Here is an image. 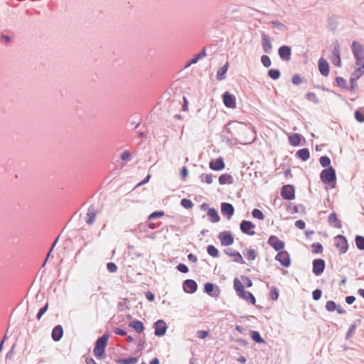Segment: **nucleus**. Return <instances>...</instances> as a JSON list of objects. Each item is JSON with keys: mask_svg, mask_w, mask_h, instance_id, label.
Wrapping results in <instances>:
<instances>
[{"mask_svg": "<svg viewBox=\"0 0 364 364\" xmlns=\"http://www.w3.org/2000/svg\"><path fill=\"white\" fill-rule=\"evenodd\" d=\"M129 327L135 330V331L138 333H142L144 330V323L137 319H134L129 323Z\"/></svg>", "mask_w": 364, "mask_h": 364, "instance_id": "nucleus-25", "label": "nucleus"}, {"mask_svg": "<svg viewBox=\"0 0 364 364\" xmlns=\"http://www.w3.org/2000/svg\"><path fill=\"white\" fill-rule=\"evenodd\" d=\"M225 162L223 157L220 156L215 160H211L209 163V167L213 171H221L225 168Z\"/></svg>", "mask_w": 364, "mask_h": 364, "instance_id": "nucleus-18", "label": "nucleus"}, {"mask_svg": "<svg viewBox=\"0 0 364 364\" xmlns=\"http://www.w3.org/2000/svg\"><path fill=\"white\" fill-rule=\"evenodd\" d=\"M319 163L321 165L322 167H324L325 168H328L331 166V159L327 156H322L319 159Z\"/></svg>", "mask_w": 364, "mask_h": 364, "instance_id": "nucleus-41", "label": "nucleus"}, {"mask_svg": "<svg viewBox=\"0 0 364 364\" xmlns=\"http://www.w3.org/2000/svg\"><path fill=\"white\" fill-rule=\"evenodd\" d=\"M114 332L115 334L121 336H124L127 335V331L121 328H115L114 329Z\"/></svg>", "mask_w": 364, "mask_h": 364, "instance_id": "nucleus-63", "label": "nucleus"}, {"mask_svg": "<svg viewBox=\"0 0 364 364\" xmlns=\"http://www.w3.org/2000/svg\"><path fill=\"white\" fill-rule=\"evenodd\" d=\"M96 215H97V212H96L94 205H90V207L88 208V210H87V213L86 223L90 225H92L93 223L95 222Z\"/></svg>", "mask_w": 364, "mask_h": 364, "instance_id": "nucleus-23", "label": "nucleus"}, {"mask_svg": "<svg viewBox=\"0 0 364 364\" xmlns=\"http://www.w3.org/2000/svg\"><path fill=\"white\" fill-rule=\"evenodd\" d=\"M280 193L283 199L291 200L295 198V188L293 185H284L281 188Z\"/></svg>", "mask_w": 364, "mask_h": 364, "instance_id": "nucleus-4", "label": "nucleus"}, {"mask_svg": "<svg viewBox=\"0 0 364 364\" xmlns=\"http://www.w3.org/2000/svg\"><path fill=\"white\" fill-rule=\"evenodd\" d=\"M233 285L238 296H240L242 294H245V287L238 278L234 279Z\"/></svg>", "mask_w": 364, "mask_h": 364, "instance_id": "nucleus-30", "label": "nucleus"}, {"mask_svg": "<svg viewBox=\"0 0 364 364\" xmlns=\"http://www.w3.org/2000/svg\"><path fill=\"white\" fill-rule=\"evenodd\" d=\"M356 327H357L356 322L351 324V326H350L348 331H347V333L346 334V339H349L352 336V335L355 332Z\"/></svg>", "mask_w": 364, "mask_h": 364, "instance_id": "nucleus-55", "label": "nucleus"}, {"mask_svg": "<svg viewBox=\"0 0 364 364\" xmlns=\"http://www.w3.org/2000/svg\"><path fill=\"white\" fill-rule=\"evenodd\" d=\"M241 279L245 282L247 287H251L253 285L252 280L248 277L242 275L241 276Z\"/></svg>", "mask_w": 364, "mask_h": 364, "instance_id": "nucleus-64", "label": "nucleus"}, {"mask_svg": "<svg viewBox=\"0 0 364 364\" xmlns=\"http://www.w3.org/2000/svg\"><path fill=\"white\" fill-rule=\"evenodd\" d=\"M318 70L321 75L327 76L329 74V65L326 59L321 58L318 63Z\"/></svg>", "mask_w": 364, "mask_h": 364, "instance_id": "nucleus-21", "label": "nucleus"}, {"mask_svg": "<svg viewBox=\"0 0 364 364\" xmlns=\"http://www.w3.org/2000/svg\"><path fill=\"white\" fill-rule=\"evenodd\" d=\"M154 328V334L156 336H164L167 331L168 326L163 319H159L156 321L153 326Z\"/></svg>", "mask_w": 364, "mask_h": 364, "instance_id": "nucleus-7", "label": "nucleus"}, {"mask_svg": "<svg viewBox=\"0 0 364 364\" xmlns=\"http://www.w3.org/2000/svg\"><path fill=\"white\" fill-rule=\"evenodd\" d=\"M222 97L226 107L230 109H235L236 107V98L234 95L226 91L223 94Z\"/></svg>", "mask_w": 364, "mask_h": 364, "instance_id": "nucleus-9", "label": "nucleus"}, {"mask_svg": "<svg viewBox=\"0 0 364 364\" xmlns=\"http://www.w3.org/2000/svg\"><path fill=\"white\" fill-rule=\"evenodd\" d=\"M206 55L205 48H204L201 51L195 55L186 65V68L189 67L192 64L197 63L200 59Z\"/></svg>", "mask_w": 364, "mask_h": 364, "instance_id": "nucleus-26", "label": "nucleus"}, {"mask_svg": "<svg viewBox=\"0 0 364 364\" xmlns=\"http://www.w3.org/2000/svg\"><path fill=\"white\" fill-rule=\"evenodd\" d=\"M267 244L277 252L282 250L285 246L284 242L276 235H271L268 239Z\"/></svg>", "mask_w": 364, "mask_h": 364, "instance_id": "nucleus-11", "label": "nucleus"}, {"mask_svg": "<svg viewBox=\"0 0 364 364\" xmlns=\"http://www.w3.org/2000/svg\"><path fill=\"white\" fill-rule=\"evenodd\" d=\"M48 309V304L46 303L43 307H41L36 314V318L40 320L43 315L47 311Z\"/></svg>", "mask_w": 364, "mask_h": 364, "instance_id": "nucleus-53", "label": "nucleus"}, {"mask_svg": "<svg viewBox=\"0 0 364 364\" xmlns=\"http://www.w3.org/2000/svg\"><path fill=\"white\" fill-rule=\"evenodd\" d=\"M108 339L109 334L105 333L96 341L93 352L97 359L101 360L105 358V348L107 345Z\"/></svg>", "mask_w": 364, "mask_h": 364, "instance_id": "nucleus-2", "label": "nucleus"}, {"mask_svg": "<svg viewBox=\"0 0 364 364\" xmlns=\"http://www.w3.org/2000/svg\"><path fill=\"white\" fill-rule=\"evenodd\" d=\"M303 82V78L299 74H295L291 77V82L294 85H299Z\"/></svg>", "mask_w": 364, "mask_h": 364, "instance_id": "nucleus-54", "label": "nucleus"}, {"mask_svg": "<svg viewBox=\"0 0 364 364\" xmlns=\"http://www.w3.org/2000/svg\"><path fill=\"white\" fill-rule=\"evenodd\" d=\"M321 181L325 184H329L336 181V171L332 166L324 168L320 173Z\"/></svg>", "mask_w": 364, "mask_h": 364, "instance_id": "nucleus-3", "label": "nucleus"}, {"mask_svg": "<svg viewBox=\"0 0 364 364\" xmlns=\"http://www.w3.org/2000/svg\"><path fill=\"white\" fill-rule=\"evenodd\" d=\"M311 252L314 254H319L323 252V245L320 242H314L311 245Z\"/></svg>", "mask_w": 364, "mask_h": 364, "instance_id": "nucleus-44", "label": "nucleus"}, {"mask_svg": "<svg viewBox=\"0 0 364 364\" xmlns=\"http://www.w3.org/2000/svg\"><path fill=\"white\" fill-rule=\"evenodd\" d=\"M335 245L339 249L341 254H344L348 251V240L343 235H338L335 237Z\"/></svg>", "mask_w": 364, "mask_h": 364, "instance_id": "nucleus-5", "label": "nucleus"}, {"mask_svg": "<svg viewBox=\"0 0 364 364\" xmlns=\"http://www.w3.org/2000/svg\"><path fill=\"white\" fill-rule=\"evenodd\" d=\"M252 215L253 218L258 220H263L264 218V215L263 213L257 208H255L252 211Z\"/></svg>", "mask_w": 364, "mask_h": 364, "instance_id": "nucleus-48", "label": "nucleus"}, {"mask_svg": "<svg viewBox=\"0 0 364 364\" xmlns=\"http://www.w3.org/2000/svg\"><path fill=\"white\" fill-rule=\"evenodd\" d=\"M250 335L251 338L257 343H265V340L261 336L259 331H250Z\"/></svg>", "mask_w": 364, "mask_h": 364, "instance_id": "nucleus-36", "label": "nucleus"}, {"mask_svg": "<svg viewBox=\"0 0 364 364\" xmlns=\"http://www.w3.org/2000/svg\"><path fill=\"white\" fill-rule=\"evenodd\" d=\"M262 46L263 50L266 53H270L272 50V45L271 43L270 38L265 33H262Z\"/></svg>", "mask_w": 364, "mask_h": 364, "instance_id": "nucleus-20", "label": "nucleus"}, {"mask_svg": "<svg viewBox=\"0 0 364 364\" xmlns=\"http://www.w3.org/2000/svg\"><path fill=\"white\" fill-rule=\"evenodd\" d=\"M218 237L220 240L223 246H230L234 242V237L230 231L220 232Z\"/></svg>", "mask_w": 364, "mask_h": 364, "instance_id": "nucleus-8", "label": "nucleus"}, {"mask_svg": "<svg viewBox=\"0 0 364 364\" xmlns=\"http://www.w3.org/2000/svg\"><path fill=\"white\" fill-rule=\"evenodd\" d=\"M355 119L360 123L364 122V114L360 109H357L354 112Z\"/></svg>", "mask_w": 364, "mask_h": 364, "instance_id": "nucleus-52", "label": "nucleus"}, {"mask_svg": "<svg viewBox=\"0 0 364 364\" xmlns=\"http://www.w3.org/2000/svg\"><path fill=\"white\" fill-rule=\"evenodd\" d=\"M338 304L331 300L328 301L326 303L325 308L326 310L328 312H333L336 310Z\"/></svg>", "mask_w": 364, "mask_h": 364, "instance_id": "nucleus-43", "label": "nucleus"}, {"mask_svg": "<svg viewBox=\"0 0 364 364\" xmlns=\"http://www.w3.org/2000/svg\"><path fill=\"white\" fill-rule=\"evenodd\" d=\"M207 215L210 218V221L213 223H218L220 220L218 212L215 208H208Z\"/></svg>", "mask_w": 364, "mask_h": 364, "instance_id": "nucleus-27", "label": "nucleus"}, {"mask_svg": "<svg viewBox=\"0 0 364 364\" xmlns=\"http://www.w3.org/2000/svg\"><path fill=\"white\" fill-rule=\"evenodd\" d=\"M336 85L342 88V89H344V90H348V87L347 85V82L346 81V80L342 77H336Z\"/></svg>", "mask_w": 364, "mask_h": 364, "instance_id": "nucleus-42", "label": "nucleus"}, {"mask_svg": "<svg viewBox=\"0 0 364 364\" xmlns=\"http://www.w3.org/2000/svg\"><path fill=\"white\" fill-rule=\"evenodd\" d=\"M295 156L302 160L303 161H307L310 158V152L309 149L303 148L298 150Z\"/></svg>", "mask_w": 364, "mask_h": 364, "instance_id": "nucleus-29", "label": "nucleus"}, {"mask_svg": "<svg viewBox=\"0 0 364 364\" xmlns=\"http://www.w3.org/2000/svg\"><path fill=\"white\" fill-rule=\"evenodd\" d=\"M204 292L210 296L218 297L220 294V289L213 283L207 282L204 285Z\"/></svg>", "mask_w": 364, "mask_h": 364, "instance_id": "nucleus-16", "label": "nucleus"}, {"mask_svg": "<svg viewBox=\"0 0 364 364\" xmlns=\"http://www.w3.org/2000/svg\"><path fill=\"white\" fill-rule=\"evenodd\" d=\"M356 247L360 250H364V237L356 235L355 238Z\"/></svg>", "mask_w": 364, "mask_h": 364, "instance_id": "nucleus-39", "label": "nucleus"}, {"mask_svg": "<svg viewBox=\"0 0 364 364\" xmlns=\"http://www.w3.org/2000/svg\"><path fill=\"white\" fill-rule=\"evenodd\" d=\"M341 55V47L338 42H336L332 50V56Z\"/></svg>", "mask_w": 364, "mask_h": 364, "instance_id": "nucleus-60", "label": "nucleus"}, {"mask_svg": "<svg viewBox=\"0 0 364 364\" xmlns=\"http://www.w3.org/2000/svg\"><path fill=\"white\" fill-rule=\"evenodd\" d=\"M207 252L210 256L215 258L218 257L220 255L219 250L213 245H208Z\"/></svg>", "mask_w": 364, "mask_h": 364, "instance_id": "nucleus-38", "label": "nucleus"}, {"mask_svg": "<svg viewBox=\"0 0 364 364\" xmlns=\"http://www.w3.org/2000/svg\"><path fill=\"white\" fill-rule=\"evenodd\" d=\"M256 225L250 220H243L241 221L240 228V230L246 235H254L255 232L252 230L255 229Z\"/></svg>", "mask_w": 364, "mask_h": 364, "instance_id": "nucleus-10", "label": "nucleus"}, {"mask_svg": "<svg viewBox=\"0 0 364 364\" xmlns=\"http://www.w3.org/2000/svg\"><path fill=\"white\" fill-rule=\"evenodd\" d=\"M279 292L278 289L274 287H272L269 292V296H270L271 299L273 301L277 300L279 298Z\"/></svg>", "mask_w": 364, "mask_h": 364, "instance_id": "nucleus-50", "label": "nucleus"}, {"mask_svg": "<svg viewBox=\"0 0 364 364\" xmlns=\"http://www.w3.org/2000/svg\"><path fill=\"white\" fill-rule=\"evenodd\" d=\"M328 222L329 223L333 224L336 228H341L342 226L341 222L338 219L337 215L335 213H332L329 215Z\"/></svg>", "mask_w": 364, "mask_h": 364, "instance_id": "nucleus-35", "label": "nucleus"}, {"mask_svg": "<svg viewBox=\"0 0 364 364\" xmlns=\"http://www.w3.org/2000/svg\"><path fill=\"white\" fill-rule=\"evenodd\" d=\"M275 259L278 261L282 266L289 267L291 264V259L289 254L286 250L279 251L275 256Z\"/></svg>", "mask_w": 364, "mask_h": 364, "instance_id": "nucleus-6", "label": "nucleus"}, {"mask_svg": "<svg viewBox=\"0 0 364 364\" xmlns=\"http://www.w3.org/2000/svg\"><path fill=\"white\" fill-rule=\"evenodd\" d=\"M218 181L220 185L232 184L233 183V178L230 174L223 173L219 176Z\"/></svg>", "mask_w": 364, "mask_h": 364, "instance_id": "nucleus-31", "label": "nucleus"}, {"mask_svg": "<svg viewBox=\"0 0 364 364\" xmlns=\"http://www.w3.org/2000/svg\"><path fill=\"white\" fill-rule=\"evenodd\" d=\"M261 63L265 68H269L271 66L272 61L270 58L267 55H263L261 57Z\"/></svg>", "mask_w": 364, "mask_h": 364, "instance_id": "nucleus-51", "label": "nucleus"}, {"mask_svg": "<svg viewBox=\"0 0 364 364\" xmlns=\"http://www.w3.org/2000/svg\"><path fill=\"white\" fill-rule=\"evenodd\" d=\"M322 295V291L320 289H316L312 292V298L315 301H318L321 299Z\"/></svg>", "mask_w": 364, "mask_h": 364, "instance_id": "nucleus-58", "label": "nucleus"}, {"mask_svg": "<svg viewBox=\"0 0 364 364\" xmlns=\"http://www.w3.org/2000/svg\"><path fill=\"white\" fill-rule=\"evenodd\" d=\"M229 63L226 62V63L223 65L217 72L216 79L219 81L223 80L226 78V73L228 70Z\"/></svg>", "mask_w": 364, "mask_h": 364, "instance_id": "nucleus-28", "label": "nucleus"}, {"mask_svg": "<svg viewBox=\"0 0 364 364\" xmlns=\"http://www.w3.org/2000/svg\"><path fill=\"white\" fill-rule=\"evenodd\" d=\"M351 50L355 58V64L360 67L351 74L350 77L357 80L364 74V48L358 41H353Z\"/></svg>", "mask_w": 364, "mask_h": 364, "instance_id": "nucleus-1", "label": "nucleus"}, {"mask_svg": "<svg viewBox=\"0 0 364 364\" xmlns=\"http://www.w3.org/2000/svg\"><path fill=\"white\" fill-rule=\"evenodd\" d=\"M213 176L212 173H209V174L202 173L199 176V178L201 182L206 183L207 184H210L213 183Z\"/></svg>", "mask_w": 364, "mask_h": 364, "instance_id": "nucleus-40", "label": "nucleus"}, {"mask_svg": "<svg viewBox=\"0 0 364 364\" xmlns=\"http://www.w3.org/2000/svg\"><path fill=\"white\" fill-rule=\"evenodd\" d=\"M269 24L277 28V31H274V33H277L278 31L284 32L287 30V27L283 23L278 21H271L269 22Z\"/></svg>", "mask_w": 364, "mask_h": 364, "instance_id": "nucleus-34", "label": "nucleus"}, {"mask_svg": "<svg viewBox=\"0 0 364 364\" xmlns=\"http://www.w3.org/2000/svg\"><path fill=\"white\" fill-rule=\"evenodd\" d=\"M239 297L253 305H255L257 309H262L261 306L256 305V299L250 291H245V294H242Z\"/></svg>", "mask_w": 364, "mask_h": 364, "instance_id": "nucleus-24", "label": "nucleus"}, {"mask_svg": "<svg viewBox=\"0 0 364 364\" xmlns=\"http://www.w3.org/2000/svg\"><path fill=\"white\" fill-rule=\"evenodd\" d=\"M245 127L246 126L243 123L239 122H231L227 124V131L233 134V132L243 131Z\"/></svg>", "mask_w": 364, "mask_h": 364, "instance_id": "nucleus-19", "label": "nucleus"}, {"mask_svg": "<svg viewBox=\"0 0 364 364\" xmlns=\"http://www.w3.org/2000/svg\"><path fill=\"white\" fill-rule=\"evenodd\" d=\"M305 98L308 101L312 102L314 104H318L319 102V100L316 96V95L314 92H309L305 95Z\"/></svg>", "mask_w": 364, "mask_h": 364, "instance_id": "nucleus-45", "label": "nucleus"}, {"mask_svg": "<svg viewBox=\"0 0 364 364\" xmlns=\"http://www.w3.org/2000/svg\"><path fill=\"white\" fill-rule=\"evenodd\" d=\"M63 336V328L61 325H56L52 330L51 337L52 339L58 342L59 341Z\"/></svg>", "mask_w": 364, "mask_h": 364, "instance_id": "nucleus-22", "label": "nucleus"}, {"mask_svg": "<svg viewBox=\"0 0 364 364\" xmlns=\"http://www.w3.org/2000/svg\"><path fill=\"white\" fill-rule=\"evenodd\" d=\"M183 288L186 293L193 294L198 289V284L195 280L188 279L183 282Z\"/></svg>", "mask_w": 364, "mask_h": 364, "instance_id": "nucleus-14", "label": "nucleus"}, {"mask_svg": "<svg viewBox=\"0 0 364 364\" xmlns=\"http://www.w3.org/2000/svg\"><path fill=\"white\" fill-rule=\"evenodd\" d=\"M176 269L181 272V273H188V271H189V269L188 267V266L183 263H179L177 266H176Z\"/></svg>", "mask_w": 364, "mask_h": 364, "instance_id": "nucleus-56", "label": "nucleus"}, {"mask_svg": "<svg viewBox=\"0 0 364 364\" xmlns=\"http://www.w3.org/2000/svg\"><path fill=\"white\" fill-rule=\"evenodd\" d=\"M128 250H129V254L132 255L133 257L139 258V257H143L142 253L135 251L134 247L133 245H129L128 246Z\"/></svg>", "mask_w": 364, "mask_h": 364, "instance_id": "nucleus-49", "label": "nucleus"}, {"mask_svg": "<svg viewBox=\"0 0 364 364\" xmlns=\"http://www.w3.org/2000/svg\"><path fill=\"white\" fill-rule=\"evenodd\" d=\"M224 252L228 256L233 257H234L233 262H235L236 263L241 264H243L245 263L241 254L238 251L233 250L231 248H227L224 250Z\"/></svg>", "mask_w": 364, "mask_h": 364, "instance_id": "nucleus-17", "label": "nucleus"}, {"mask_svg": "<svg viewBox=\"0 0 364 364\" xmlns=\"http://www.w3.org/2000/svg\"><path fill=\"white\" fill-rule=\"evenodd\" d=\"M331 60L334 65L337 67L341 66V55L332 56Z\"/></svg>", "mask_w": 364, "mask_h": 364, "instance_id": "nucleus-61", "label": "nucleus"}, {"mask_svg": "<svg viewBox=\"0 0 364 364\" xmlns=\"http://www.w3.org/2000/svg\"><path fill=\"white\" fill-rule=\"evenodd\" d=\"M267 75L271 79H272L274 80H278L280 77L281 73H280L279 69L272 68V69H269L268 70Z\"/></svg>", "mask_w": 364, "mask_h": 364, "instance_id": "nucleus-37", "label": "nucleus"}, {"mask_svg": "<svg viewBox=\"0 0 364 364\" xmlns=\"http://www.w3.org/2000/svg\"><path fill=\"white\" fill-rule=\"evenodd\" d=\"M220 211L223 216H225L228 220H230L235 213L234 206L226 202H223L220 204Z\"/></svg>", "mask_w": 364, "mask_h": 364, "instance_id": "nucleus-13", "label": "nucleus"}, {"mask_svg": "<svg viewBox=\"0 0 364 364\" xmlns=\"http://www.w3.org/2000/svg\"><path fill=\"white\" fill-rule=\"evenodd\" d=\"M164 215V212L163 210H156V211L151 213L149 215L148 220H154L156 218H159Z\"/></svg>", "mask_w": 364, "mask_h": 364, "instance_id": "nucleus-46", "label": "nucleus"}, {"mask_svg": "<svg viewBox=\"0 0 364 364\" xmlns=\"http://www.w3.org/2000/svg\"><path fill=\"white\" fill-rule=\"evenodd\" d=\"M107 269L111 273H114L117 271V266L114 262H108L107 264Z\"/></svg>", "mask_w": 364, "mask_h": 364, "instance_id": "nucleus-59", "label": "nucleus"}, {"mask_svg": "<svg viewBox=\"0 0 364 364\" xmlns=\"http://www.w3.org/2000/svg\"><path fill=\"white\" fill-rule=\"evenodd\" d=\"M247 259L250 260H255L257 257V252L253 249H249L247 252Z\"/></svg>", "mask_w": 364, "mask_h": 364, "instance_id": "nucleus-57", "label": "nucleus"}, {"mask_svg": "<svg viewBox=\"0 0 364 364\" xmlns=\"http://www.w3.org/2000/svg\"><path fill=\"white\" fill-rule=\"evenodd\" d=\"M312 264V272L316 276H319L323 272L326 267V262L323 259H314Z\"/></svg>", "mask_w": 364, "mask_h": 364, "instance_id": "nucleus-12", "label": "nucleus"}, {"mask_svg": "<svg viewBox=\"0 0 364 364\" xmlns=\"http://www.w3.org/2000/svg\"><path fill=\"white\" fill-rule=\"evenodd\" d=\"M181 205L186 209H191L193 206V202L188 198H183L181 200Z\"/></svg>", "mask_w": 364, "mask_h": 364, "instance_id": "nucleus-47", "label": "nucleus"}, {"mask_svg": "<svg viewBox=\"0 0 364 364\" xmlns=\"http://www.w3.org/2000/svg\"><path fill=\"white\" fill-rule=\"evenodd\" d=\"M138 362L137 357H128L119 358L115 360V363L117 364H135Z\"/></svg>", "mask_w": 364, "mask_h": 364, "instance_id": "nucleus-32", "label": "nucleus"}, {"mask_svg": "<svg viewBox=\"0 0 364 364\" xmlns=\"http://www.w3.org/2000/svg\"><path fill=\"white\" fill-rule=\"evenodd\" d=\"M209 335V331L199 330L197 331V336L201 339H205Z\"/></svg>", "mask_w": 364, "mask_h": 364, "instance_id": "nucleus-62", "label": "nucleus"}, {"mask_svg": "<svg viewBox=\"0 0 364 364\" xmlns=\"http://www.w3.org/2000/svg\"><path fill=\"white\" fill-rule=\"evenodd\" d=\"M278 54L283 61H289L291 56V48L289 46H282L278 49Z\"/></svg>", "mask_w": 364, "mask_h": 364, "instance_id": "nucleus-15", "label": "nucleus"}, {"mask_svg": "<svg viewBox=\"0 0 364 364\" xmlns=\"http://www.w3.org/2000/svg\"><path fill=\"white\" fill-rule=\"evenodd\" d=\"M301 135L300 134H293L289 136V142L293 146H299L301 144Z\"/></svg>", "mask_w": 364, "mask_h": 364, "instance_id": "nucleus-33", "label": "nucleus"}]
</instances>
